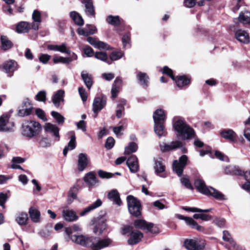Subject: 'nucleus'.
Returning <instances> with one entry per match:
<instances>
[{
    "mask_svg": "<svg viewBox=\"0 0 250 250\" xmlns=\"http://www.w3.org/2000/svg\"><path fill=\"white\" fill-rule=\"evenodd\" d=\"M143 237V233L139 230H133L130 233V238L128 240V243L134 245L138 243Z\"/></svg>",
    "mask_w": 250,
    "mask_h": 250,
    "instance_id": "23",
    "label": "nucleus"
},
{
    "mask_svg": "<svg viewBox=\"0 0 250 250\" xmlns=\"http://www.w3.org/2000/svg\"><path fill=\"white\" fill-rule=\"evenodd\" d=\"M79 190V186L77 185H75L69 190V199H71L74 200L77 197V194Z\"/></svg>",
    "mask_w": 250,
    "mask_h": 250,
    "instance_id": "49",
    "label": "nucleus"
},
{
    "mask_svg": "<svg viewBox=\"0 0 250 250\" xmlns=\"http://www.w3.org/2000/svg\"><path fill=\"white\" fill-rule=\"evenodd\" d=\"M62 216L64 219L68 222H73L78 219L76 213L69 209H64L62 211Z\"/></svg>",
    "mask_w": 250,
    "mask_h": 250,
    "instance_id": "30",
    "label": "nucleus"
},
{
    "mask_svg": "<svg viewBox=\"0 0 250 250\" xmlns=\"http://www.w3.org/2000/svg\"><path fill=\"white\" fill-rule=\"evenodd\" d=\"M84 53L88 57H91L94 55V52L93 49L90 46H87L83 48Z\"/></svg>",
    "mask_w": 250,
    "mask_h": 250,
    "instance_id": "63",
    "label": "nucleus"
},
{
    "mask_svg": "<svg viewBox=\"0 0 250 250\" xmlns=\"http://www.w3.org/2000/svg\"><path fill=\"white\" fill-rule=\"evenodd\" d=\"M121 19L119 16L109 15L106 19V22L114 26H118L121 24Z\"/></svg>",
    "mask_w": 250,
    "mask_h": 250,
    "instance_id": "44",
    "label": "nucleus"
},
{
    "mask_svg": "<svg viewBox=\"0 0 250 250\" xmlns=\"http://www.w3.org/2000/svg\"><path fill=\"white\" fill-rule=\"evenodd\" d=\"M166 117L165 111L162 109H157L153 113L154 123H164Z\"/></svg>",
    "mask_w": 250,
    "mask_h": 250,
    "instance_id": "28",
    "label": "nucleus"
},
{
    "mask_svg": "<svg viewBox=\"0 0 250 250\" xmlns=\"http://www.w3.org/2000/svg\"><path fill=\"white\" fill-rule=\"evenodd\" d=\"M154 131L159 137L165 136L167 132L164 126V123H154Z\"/></svg>",
    "mask_w": 250,
    "mask_h": 250,
    "instance_id": "39",
    "label": "nucleus"
},
{
    "mask_svg": "<svg viewBox=\"0 0 250 250\" xmlns=\"http://www.w3.org/2000/svg\"><path fill=\"white\" fill-rule=\"evenodd\" d=\"M177 217L180 220H184L188 225L190 226L191 228L195 229L197 230H201L202 227L199 226L192 218L184 216L182 215H177Z\"/></svg>",
    "mask_w": 250,
    "mask_h": 250,
    "instance_id": "31",
    "label": "nucleus"
},
{
    "mask_svg": "<svg viewBox=\"0 0 250 250\" xmlns=\"http://www.w3.org/2000/svg\"><path fill=\"white\" fill-rule=\"evenodd\" d=\"M45 132L51 133L56 138L57 141L60 140L59 128L55 125H53L50 123H47L44 126Z\"/></svg>",
    "mask_w": 250,
    "mask_h": 250,
    "instance_id": "15",
    "label": "nucleus"
},
{
    "mask_svg": "<svg viewBox=\"0 0 250 250\" xmlns=\"http://www.w3.org/2000/svg\"><path fill=\"white\" fill-rule=\"evenodd\" d=\"M79 94L83 102H85L87 99V94L83 87H80L78 89Z\"/></svg>",
    "mask_w": 250,
    "mask_h": 250,
    "instance_id": "60",
    "label": "nucleus"
},
{
    "mask_svg": "<svg viewBox=\"0 0 250 250\" xmlns=\"http://www.w3.org/2000/svg\"><path fill=\"white\" fill-rule=\"evenodd\" d=\"M58 51L67 54H71V51L67 47L66 43H62L61 45H58Z\"/></svg>",
    "mask_w": 250,
    "mask_h": 250,
    "instance_id": "55",
    "label": "nucleus"
},
{
    "mask_svg": "<svg viewBox=\"0 0 250 250\" xmlns=\"http://www.w3.org/2000/svg\"><path fill=\"white\" fill-rule=\"evenodd\" d=\"M93 241L91 245V250H101L112 245L113 241L108 237L98 238L92 237Z\"/></svg>",
    "mask_w": 250,
    "mask_h": 250,
    "instance_id": "5",
    "label": "nucleus"
},
{
    "mask_svg": "<svg viewBox=\"0 0 250 250\" xmlns=\"http://www.w3.org/2000/svg\"><path fill=\"white\" fill-rule=\"evenodd\" d=\"M70 16L76 24L80 26L83 24V18L77 12L75 11L71 12L70 13Z\"/></svg>",
    "mask_w": 250,
    "mask_h": 250,
    "instance_id": "43",
    "label": "nucleus"
},
{
    "mask_svg": "<svg viewBox=\"0 0 250 250\" xmlns=\"http://www.w3.org/2000/svg\"><path fill=\"white\" fill-rule=\"evenodd\" d=\"M122 86V80L121 78L117 77L114 81L111 89V97L115 98Z\"/></svg>",
    "mask_w": 250,
    "mask_h": 250,
    "instance_id": "25",
    "label": "nucleus"
},
{
    "mask_svg": "<svg viewBox=\"0 0 250 250\" xmlns=\"http://www.w3.org/2000/svg\"><path fill=\"white\" fill-rule=\"evenodd\" d=\"M220 135L231 142H236V133L231 129H224L220 131Z\"/></svg>",
    "mask_w": 250,
    "mask_h": 250,
    "instance_id": "17",
    "label": "nucleus"
},
{
    "mask_svg": "<svg viewBox=\"0 0 250 250\" xmlns=\"http://www.w3.org/2000/svg\"><path fill=\"white\" fill-rule=\"evenodd\" d=\"M235 38L240 42L248 44L250 42L249 34L242 29L238 30L235 32Z\"/></svg>",
    "mask_w": 250,
    "mask_h": 250,
    "instance_id": "21",
    "label": "nucleus"
},
{
    "mask_svg": "<svg viewBox=\"0 0 250 250\" xmlns=\"http://www.w3.org/2000/svg\"><path fill=\"white\" fill-rule=\"evenodd\" d=\"M134 226L136 228L142 229H146L148 231L153 232L152 229L153 227V224L151 223H148L145 220L138 219L134 221Z\"/></svg>",
    "mask_w": 250,
    "mask_h": 250,
    "instance_id": "22",
    "label": "nucleus"
},
{
    "mask_svg": "<svg viewBox=\"0 0 250 250\" xmlns=\"http://www.w3.org/2000/svg\"><path fill=\"white\" fill-rule=\"evenodd\" d=\"M182 208L186 211H191L193 212H208L210 211L211 209V208L202 209L196 208H189L187 207H182Z\"/></svg>",
    "mask_w": 250,
    "mask_h": 250,
    "instance_id": "51",
    "label": "nucleus"
},
{
    "mask_svg": "<svg viewBox=\"0 0 250 250\" xmlns=\"http://www.w3.org/2000/svg\"><path fill=\"white\" fill-rule=\"evenodd\" d=\"M87 42L94 47L98 48V49H109V46L106 43L101 42L100 41H98L96 39L88 37L87 38Z\"/></svg>",
    "mask_w": 250,
    "mask_h": 250,
    "instance_id": "26",
    "label": "nucleus"
},
{
    "mask_svg": "<svg viewBox=\"0 0 250 250\" xmlns=\"http://www.w3.org/2000/svg\"><path fill=\"white\" fill-rule=\"evenodd\" d=\"M184 245L188 250H203L205 247L204 241H200L195 239L185 240Z\"/></svg>",
    "mask_w": 250,
    "mask_h": 250,
    "instance_id": "9",
    "label": "nucleus"
},
{
    "mask_svg": "<svg viewBox=\"0 0 250 250\" xmlns=\"http://www.w3.org/2000/svg\"><path fill=\"white\" fill-rule=\"evenodd\" d=\"M1 67L5 73L9 74V76H11L13 73L17 69V63L14 61L10 60L4 62Z\"/></svg>",
    "mask_w": 250,
    "mask_h": 250,
    "instance_id": "13",
    "label": "nucleus"
},
{
    "mask_svg": "<svg viewBox=\"0 0 250 250\" xmlns=\"http://www.w3.org/2000/svg\"><path fill=\"white\" fill-rule=\"evenodd\" d=\"M50 58L51 56L46 54H41L39 56V60L40 62L43 64H46Z\"/></svg>",
    "mask_w": 250,
    "mask_h": 250,
    "instance_id": "58",
    "label": "nucleus"
},
{
    "mask_svg": "<svg viewBox=\"0 0 250 250\" xmlns=\"http://www.w3.org/2000/svg\"><path fill=\"white\" fill-rule=\"evenodd\" d=\"M94 57L97 59L105 62L108 64H111V61L109 60L107 54L105 52H96L94 54Z\"/></svg>",
    "mask_w": 250,
    "mask_h": 250,
    "instance_id": "41",
    "label": "nucleus"
},
{
    "mask_svg": "<svg viewBox=\"0 0 250 250\" xmlns=\"http://www.w3.org/2000/svg\"><path fill=\"white\" fill-rule=\"evenodd\" d=\"M137 149L138 146L136 143L134 142L130 143L129 145L125 147V154L128 155L131 153L135 152L137 151Z\"/></svg>",
    "mask_w": 250,
    "mask_h": 250,
    "instance_id": "47",
    "label": "nucleus"
},
{
    "mask_svg": "<svg viewBox=\"0 0 250 250\" xmlns=\"http://www.w3.org/2000/svg\"><path fill=\"white\" fill-rule=\"evenodd\" d=\"M108 199L113 202L114 203L118 206H121L122 201L120 198V195L117 190L113 189L109 191L108 193Z\"/></svg>",
    "mask_w": 250,
    "mask_h": 250,
    "instance_id": "32",
    "label": "nucleus"
},
{
    "mask_svg": "<svg viewBox=\"0 0 250 250\" xmlns=\"http://www.w3.org/2000/svg\"><path fill=\"white\" fill-rule=\"evenodd\" d=\"M193 217L194 219H200L203 221H208L211 219V216L202 213L194 214Z\"/></svg>",
    "mask_w": 250,
    "mask_h": 250,
    "instance_id": "56",
    "label": "nucleus"
},
{
    "mask_svg": "<svg viewBox=\"0 0 250 250\" xmlns=\"http://www.w3.org/2000/svg\"><path fill=\"white\" fill-rule=\"evenodd\" d=\"M182 145L181 141H175L171 142L169 144L163 143L160 145V148L163 152H166L180 147Z\"/></svg>",
    "mask_w": 250,
    "mask_h": 250,
    "instance_id": "24",
    "label": "nucleus"
},
{
    "mask_svg": "<svg viewBox=\"0 0 250 250\" xmlns=\"http://www.w3.org/2000/svg\"><path fill=\"white\" fill-rule=\"evenodd\" d=\"M89 161L88 156L85 153H80L78 158V169L79 171H83L87 167Z\"/></svg>",
    "mask_w": 250,
    "mask_h": 250,
    "instance_id": "16",
    "label": "nucleus"
},
{
    "mask_svg": "<svg viewBox=\"0 0 250 250\" xmlns=\"http://www.w3.org/2000/svg\"><path fill=\"white\" fill-rule=\"evenodd\" d=\"M127 206L129 213L135 217L141 214V207L140 202L132 195L127 197Z\"/></svg>",
    "mask_w": 250,
    "mask_h": 250,
    "instance_id": "4",
    "label": "nucleus"
},
{
    "mask_svg": "<svg viewBox=\"0 0 250 250\" xmlns=\"http://www.w3.org/2000/svg\"><path fill=\"white\" fill-rule=\"evenodd\" d=\"M124 52L121 50L118 51H113L109 55V60L111 61V63L113 61H115L121 59L124 55Z\"/></svg>",
    "mask_w": 250,
    "mask_h": 250,
    "instance_id": "45",
    "label": "nucleus"
},
{
    "mask_svg": "<svg viewBox=\"0 0 250 250\" xmlns=\"http://www.w3.org/2000/svg\"><path fill=\"white\" fill-rule=\"evenodd\" d=\"M81 77L87 88L90 89L93 84V81L91 75L88 74L86 71L83 70L81 72Z\"/></svg>",
    "mask_w": 250,
    "mask_h": 250,
    "instance_id": "36",
    "label": "nucleus"
},
{
    "mask_svg": "<svg viewBox=\"0 0 250 250\" xmlns=\"http://www.w3.org/2000/svg\"><path fill=\"white\" fill-rule=\"evenodd\" d=\"M82 3L84 5V13L88 17H94L95 9L92 0H82Z\"/></svg>",
    "mask_w": 250,
    "mask_h": 250,
    "instance_id": "14",
    "label": "nucleus"
},
{
    "mask_svg": "<svg viewBox=\"0 0 250 250\" xmlns=\"http://www.w3.org/2000/svg\"><path fill=\"white\" fill-rule=\"evenodd\" d=\"M102 204V202L100 199H97L95 202L90 205L89 206L84 208L82 211L80 212L81 216H83L96 208L100 207Z\"/></svg>",
    "mask_w": 250,
    "mask_h": 250,
    "instance_id": "27",
    "label": "nucleus"
},
{
    "mask_svg": "<svg viewBox=\"0 0 250 250\" xmlns=\"http://www.w3.org/2000/svg\"><path fill=\"white\" fill-rule=\"evenodd\" d=\"M32 19L36 22H41L42 21L41 13L37 10H35L32 14Z\"/></svg>",
    "mask_w": 250,
    "mask_h": 250,
    "instance_id": "59",
    "label": "nucleus"
},
{
    "mask_svg": "<svg viewBox=\"0 0 250 250\" xmlns=\"http://www.w3.org/2000/svg\"><path fill=\"white\" fill-rule=\"evenodd\" d=\"M162 73L169 76L173 80H175V78L173 75L172 70L169 68L167 66L164 67L162 70Z\"/></svg>",
    "mask_w": 250,
    "mask_h": 250,
    "instance_id": "61",
    "label": "nucleus"
},
{
    "mask_svg": "<svg viewBox=\"0 0 250 250\" xmlns=\"http://www.w3.org/2000/svg\"><path fill=\"white\" fill-rule=\"evenodd\" d=\"M194 185L197 190L203 194L211 195L218 200H226L225 196L221 192L211 187H207L204 181L202 179H196L194 182Z\"/></svg>",
    "mask_w": 250,
    "mask_h": 250,
    "instance_id": "3",
    "label": "nucleus"
},
{
    "mask_svg": "<svg viewBox=\"0 0 250 250\" xmlns=\"http://www.w3.org/2000/svg\"><path fill=\"white\" fill-rule=\"evenodd\" d=\"M29 214L31 220L34 223H39L40 221L41 213L36 208L31 207L29 210Z\"/></svg>",
    "mask_w": 250,
    "mask_h": 250,
    "instance_id": "35",
    "label": "nucleus"
},
{
    "mask_svg": "<svg viewBox=\"0 0 250 250\" xmlns=\"http://www.w3.org/2000/svg\"><path fill=\"white\" fill-rule=\"evenodd\" d=\"M67 135L70 136V140L63 150V154L64 156L66 155L68 150H72L76 147V137L74 131H71L68 132Z\"/></svg>",
    "mask_w": 250,
    "mask_h": 250,
    "instance_id": "18",
    "label": "nucleus"
},
{
    "mask_svg": "<svg viewBox=\"0 0 250 250\" xmlns=\"http://www.w3.org/2000/svg\"><path fill=\"white\" fill-rule=\"evenodd\" d=\"M106 103V99L104 97L95 98L93 103V112L96 113L101 110L105 105Z\"/></svg>",
    "mask_w": 250,
    "mask_h": 250,
    "instance_id": "20",
    "label": "nucleus"
},
{
    "mask_svg": "<svg viewBox=\"0 0 250 250\" xmlns=\"http://www.w3.org/2000/svg\"><path fill=\"white\" fill-rule=\"evenodd\" d=\"M181 183L184 186L187 188L189 189H193V187L190 183L188 178L186 176H183L181 179Z\"/></svg>",
    "mask_w": 250,
    "mask_h": 250,
    "instance_id": "54",
    "label": "nucleus"
},
{
    "mask_svg": "<svg viewBox=\"0 0 250 250\" xmlns=\"http://www.w3.org/2000/svg\"><path fill=\"white\" fill-rule=\"evenodd\" d=\"M1 41V48L3 50H7L13 46V43L10 41L6 36H1L0 37Z\"/></svg>",
    "mask_w": 250,
    "mask_h": 250,
    "instance_id": "38",
    "label": "nucleus"
},
{
    "mask_svg": "<svg viewBox=\"0 0 250 250\" xmlns=\"http://www.w3.org/2000/svg\"><path fill=\"white\" fill-rule=\"evenodd\" d=\"M238 21L243 24L250 23V12L248 10L241 11L238 18Z\"/></svg>",
    "mask_w": 250,
    "mask_h": 250,
    "instance_id": "34",
    "label": "nucleus"
},
{
    "mask_svg": "<svg viewBox=\"0 0 250 250\" xmlns=\"http://www.w3.org/2000/svg\"><path fill=\"white\" fill-rule=\"evenodd\" d=\"M106 228V224L104 222H102L101 223H99L97 224L94 229L93 232L96 235H100L101 234L104 230Z\"/></svg>",
    "mask_w": 250,
    "mask_h": 250,
    "instance_id": "46",
    "label": "nucleus"
},
{
    "mask_svg": "<svg viewBox=\"0 0 250 250\" xmlns=\"http://www.w3.org/2000/svg\"><path fill=\"white\" fill-rule=\"evenodd\" d=\"M32 110L29 108H23L20 107L18 110V115L20 117H25L30 115Z\"/></svg>",
    "mask_w": 250,
    "mask_h": 250,
    "instance_id": "53",
    "label": "nucleus"
},
{
    "mask_svg": "<svg viewBox=\"0 0 250 250\" xmlns=\"http://www.w3.org/2000/svg\"><path fill=\"white\" fill-rule=\"evenodd\" d=\"M42 131V126L38 122L27 120L23 123L21 127V134L28 138L32 139L39 135Z\"/></svg>",
    "mask_w": 250,
    "mask_h": 250,
    "instance_id": "2",
    "label": "nucleus"
},
{
    "mask_svg": "<svg viewBox=\"0 0 250 250\" xmlns=\"http://www.w3.org/2000/svg\"><path fill=\"white\" fill-rule=\"evenodd\" d=\"M28 215L25 212H21L16 217V221L20 226L26 225L28 220Z\"/></svg>",
    "mask_w": 250,
    "mask_h": 250,
    "instance_id": "40",
    "label": "nucleus"
},
{
    "mask_svg": "<svg viewBox=\"0 0 250 250\" xmlns=\"http://www.w3.org/2000/svg\"><path fill=\"white\" fill-rule=\"evenodd\" d=\"M126 164L132 173H136L138 171L139 165L138 158L135 155H131L127 160Z\"/></svg>",
    "mask_w": 250,
    "mask_h": 250,
    "instance_id": "12",
    "label": "nucleus"
},
{
    "mask_svg": "<svg viewBox=\"0 0 250 250\" xmlns=\"http://www.w3.org/2000/svg\"><path fill=\"white\" fill-rule=\"evenodd\" d=\"M84 180L90 186H94L98 183L95 175L92 172H89L85 174Z\"/></svg>",
    "mask_w": 250,
    "mask_h": 250,
    "instance_id": "37",
    "label": "nucleus"
},
{
    "mask_svg": "<svg viewBox=\"0 0 250 250\" xmlns=\"http://www.w3.org/2000/svg\"><path fill=\"white\" fill-rule=\"evenodd\" d=\"M154 168L156 174L162 178H166L167 175L165 172L166 167L161 158L154 159Z\"/></svg>",
    "mask_w": 250,
    "mask_h": 250,
    "instance_id": "10",
    "label": "nucleus"
},
{
    "mask_svg": "<svg viewBox=\"0 0 250 250\" xmlns=\"http://www.w3.org/2000/svg\"><path fill=\"white\" fill-rule=\"evenodd\" d=\"M72 61V59L69 58H64L62 57H54L53 62L55 63L61 62L62 63H69Z\"/></svg>",
    "mask_w": 250,
    "mask_h": 250,
    "instance_id": "50",
    "label": "nucleus"
},
{
    "mask_svg": "<svg viewBox=\"0 0 250 250\" xmlns=\"http://www.w3.org/2000/svg\"><path fill=\"white\" fill-rule=\"evenodd\" d=\"M71 240L76 244L82 246L91 248L92 237H86L83 235H74L71 236Z\"/></svg>",
    "mask_w": 250,
    "mask_h": 250,
    "instance_id": "8",
    "label": "nucleus"
},
{
    "mask_svg": "<svg viewBox=\"0 0 250 250\" xmlns=\"http://www.w3.org/2000/svg\"><path fill=\"white\" fill-rule=\"evenodd\" d=\"M115 140L113 138L109 137L106 139L105 147L107 149H111L114 146Z\"/></svg>",
    "mask_w": 250,
    "mask_h": 250,
    "instance_id": "62",
    "label": "nucleus"
},
{
    "mask_svg": "<svg viewBox=\"0 0 250 250\" xmlns=\"http://www.w3.org/2000/svg\"><path fill=\"white\" fill-rule=\"evenodd\" d=\"M8 199L7 194L2 192L0 193V206L4 208V204Z\"/></svg>",
    "mask_w": 250,
    "mask_h": 250,
    "instance_id": "64",
    "label": "nucleus"
},
{
    "mask_svg": "<svg viewBox=\"0 0 250 250\" xmlns=\"http://www.w3.org/2000/svg\"><path fill=\"white\" fill-rule=\"evenodd\" d=\"M174 81L179 88L188 86L190 83V79L184 75L177 77Z\"/></svg>",
    "mask_w": 250,
    "mask_h": 250,
    "instance_id": "33",
    "label": "nucleus"
},
{
    "mask_svg": "<svg viewBox=\"0 0 250 250\" xmlns=\"http://www.w3.org/2000/svg\"><path fill=\"white\" fill-rule=\"evenodd\" d=\"M35 99L39 102H45L46 100V93L45 91H39L35 96Z\"/></svg>",
    "mask_w": 250,
    "mask_h": 250,
    "instance_id": "52",
    "label": "nucleus"
},
{
    "mask_svg": "<svg viewBox=\"0 0 250 250\" xmlns=\"http://www.w3.org/2000/svg\"><path fill=\"white\" fill-rule=\"evenodd\" d=\"M99 177L103 179H109L113 177V174L104 171L102 170H99L98 172Z\"/></svg>",
    "mask_w": 250,
    "mask_h": 250,
    "instance_id": "57",
    "label": "nucleus"
},
{
    "mask_svg": "<svg viewBox=\"0 0 250 250\" xmlns=\"http://www.w3.org/2000/svg\"><path fill=\"white\" fill-rule=\"evenodd\" d=\"M51 115L54 119H55L58 124H62L64 123L65 120L64 117L59 112L56 111H52Z\"/></svg>",
    "mask_w": 250,
    "mask_h": 250,
    "instance_id": "48",
    "label": "nucleus"
},
{
    "mask_svg": "<svg viewBox=\"0 0 250 250\" xmlns=\"http://www.w3.org/2000/svg\"><path fill=\"white\" fill-rule=\"evenodd\" d=\"M30 29L29 23L25 21L20 22L17 26L16 30L19 33H26Z\"/></svg>",
    "mask_w": 250,
    "mask_h": 250,
    "instance_id": "42",
    "label": "nucleus"
},
{
    "mask_svg": "<svg viewBox=\"0 0 250 250\" xmlns=\"http://www.w3.org/2000/svg\"><path fill=\"white\" fill-rule=\"evenodd\" d=\"M233 169L232 173L233 174L244 175L246 182L242 185V188L248 192L250 189H247L245 187V186L246 185V186L249 188H250V171H247L244 172L239 168L236 167H234Z\"/></svg>",
    "mask_w": 250,
    "mask_h": 250,
    "instance_id": "11",
    "label": "nucleus"
},
{
    "mask_svg": "<svg viewBox=\"0 0 250 250\" xmlns=\"http://www.w3.org/2000/svg\"><path fill=\"white\" fill-rule=\"evenodd\" d=\"M136 77L141 85L144 87L148 86L149 78L146 73L138 71Z\"/></svg>",
    "mask_w": 250,
    "mask_h": 250,
    "instance_id": "29",
    "label": "nucleus"
},
{
    "mask_svg": "<svg viewBox=\"0 0 250 250\" xmlns=\"http://www.w3.org/2000/svg\"><path fill=\"white\" fill-rule=\"evenodd\" d=\"M14 124L9 121V116L3 114L0 117V132H11L14 131Z\"/></svg>",
    "mask_w": 250,
    "mask_h": 250,
    "instance_id": "6",
    "label": "nucleus"
},
{
    "mask_svg": "<svg viewBox=\"0 0 250 250\" xmlns=\"http://www.w3.org/2000/svg\"><path fill=\"white\" fill-rule=\"evenodd\" d=\"M173 126L174 130L178 133L179 136L183 140H188L194 138L195 132L181 117H175L173 119Z\"/></svg>",
    "mask_w": 250,
    "mask_h": 250,
    "instance_id": "1",
    "label": "nucleus"
},
{
    "mask_svg": "<svg viewBox=\"0 0 250 250\" xmlns=\"http://www.w3.org/2000/svg\"><path fill=\"white\" fill-rule=\"evenodd\" d=\"M64 91L62 89L58 90L53 96L52 98V101L54 105L59 107L61 103H63L64 101Z\"/></svg>",
    "mask_w": 250,
    "mask_h": 250,
    "instance_id": "19",
    "label": "nucleus"
},
{
    "mask_svg": "<svg viewBox=\"0 0 250 250\" xmlns=\"http://www.w3.org/2000/svg\"><path fill=\"white\" fill-rule=\"evenodd\" d=\"M188 159V157L185 155H183L180 157L179 161H174L173 163V169L178 176H181L182 175L183 170L187 165Z\"/></svg>",
    "mask_w": 250,
    "mask_h": 250,
    "instance_id": "7",
    "label": "nucleus"
}]
</instances>
